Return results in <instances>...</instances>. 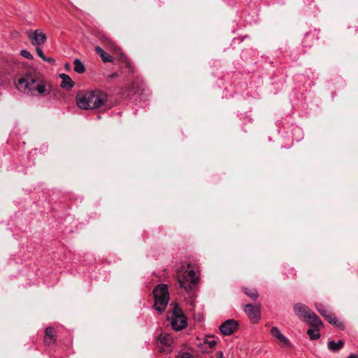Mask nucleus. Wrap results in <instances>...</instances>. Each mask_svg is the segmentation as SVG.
I'll return each instance as SVG.
<instances>
[{
    "label": "nucleus",
    "instance_id": "nucleus-16",
    "mask_svg": "<svg viewBox=\"0 0 358 358\" xmlns=\"http://www.w3.org/2000/svg\"><path fill=\"white\" fill-rule=\"evenodd\" d=\"M95 51L100 56L103 62H113V57L107 54L101 47L96 46L95 48Z\"/></svg>",
    "mask_w": 358,
    "mask_h": 358
},
{
    "label": "nucleus",
    "instance_id": "nucleus-1",
    "mask_svg": "<svg viewBox=\"0 0 358 358\" xmlns=\"http://www.w3.org/2000/svg\"><path fill=\"white\" fill-rule=\"evenodd\" d=\"M21 76L15 83L16 87L21 92L31 96H45L51 92L52 85L36 69L26 66L22 70Z\"/></svg>",
    "mask_w": 358,
    "mask_h": 358
},
{
    "label": "nucleus",
    "instance_id": "nucleus-33",
    "mask_svg": "<svg viewBox=\"0 0 358 358\" xmlns=\"http://www.w3.org/2000/svg\"><path fill=\"white\" fill-rule=\"evenodd\" d=\"M176 279L178 280H179V274H178V271H176Z\"/></svg>",
    "mask_w": 358,
    "mask_h": 358
},
{
    "label": "nucleus",
    "instance_id": "nucleus-15",
    "mask_svg": "<svg viewBox=\"0 0 358 358\" xmlns=\"http://www.w3.org/2000/svg\"><path fill=\"white\" fill-rule=\"evenodd\" d=\"M307 322H308L313 327L316 328L323 325L320 318L313 311L310 313V318H308Z\"/></svg>",
    "mask_w": 358,
    "mask_h": 358
},
{
    "label": "nucleus",
    "instance_id": "nucleus-28",
    "mask_svg": "<svg viewBox=\"0 0 358 358\" xmlns=\"http://www.w3.org/2000/svg\"><path fill=\"white\" fill-rule=\"evenodd\" d=\"M180 358H194V357L189 352H183L180 354Z\"/></svg>",
    "mask_w": 358,
    "mask_h": 358
},
{
    "label": "nucleus",
    "instance_id": "nucleus-4",
    "mask_svg": "<svg viewBox=\"0 0 358 358\" xmlns=\"http://www.w3.org/2000/svg\"><path fill=\"white\" fill-rule=\"evenodd\" d=\"M155 299L154 307L159 312L162 313L166 309L169 301V292L165 284H159L153 289Z\"/></svg>",
    "mask_w": 358,
    "mask_h": 358
},
{
    "label": "nucleus",
    "instance_id": "nucleus-6",
    "mask_svg": "<svg viewBox=\"0 0 358 358\" xmlns=\"http://www.w3.org/2000/svg\"><path fill=\"white\" fill-rule=\"evenodd\" d=\"M238 326V322L234 319H229L220 326V331L224 336L233 334Z\"/></svg>",
    "mask_w": 358,
    "mask_h": 358
},
{
    "label": "nucleus",
    "instance_id": "nucleus-24",
    "mask_svg": "<svg viewBox=\"0 0 358 358\" xmlns=\"http://www.w3.org/2000/svg\"><path fill=\"white\" fill-rule=\"evenodd\" d=\"M203 344L208 345L210 349H213L215 347L217 342L215 340H208V338H206L203 341Z\"/></svg>",
    "mask_w": 358,
    "mask_h": 358
},
{
    "label": "nucleus",
    "instance_id": "nucleus-7",
    "mask_svg": "<svg viewBox=\"0 0 358 358\" xmlns=\"http://www.w3.org/2000/svg\"><path fill=\"white\" fill-rule=\"evenodd\" d=\"M27 36L33 45H43L47 39L46 35L41 29H36L34 31H29L27 32Z\"/></svg>",
    "mask_w": 358,
    "mask_h": 358
},
{
    "label": "nucleus",
    "instance_id": "nucleus-17",
    "mask_svg": "<svg viewBox=\"0 0 358 358\" xmlns=\"http://www.w3.org/2000/svg\"><path fill=\"white\" fill-rule=\"evenodd\" d=\"M54 332L55 330L52 327H49L45 329V343L50 345L51 343V341H55L54 338Z\"/></svg>",
    "mask_w": 358,
    "mask_h": 358
},
{
    "label": "nucleus",
    "instance_id": "nucleus-35",
    "mask_svg": "<svg viewBox=\"0 0 358 358\" xmlns=\"http://www.w3.org/2000/svg\"><path fill=\"white\" fill-rule=\"evenodd\" d=\"M308 36H309V34H306V37H308Z\"/></svg>",
    "mask_w": 358,
    "mask_h": 358
},
{
    "label": "nucleus",
    "instance_id": "nucleus-31",
    "mask_svg": "<svg viewBox=\"0 0 358 358\" xmlns=\"http://www.w3.org/2000/svg\"><path fill=\"white\" fill-rule=\"evenodd\" d=\"M347 358H358V356L355 354H351Z\"/></svg>",
    "mask_w": 358,
    "mask_h": 358
},
{
    "label": "nucleus",
    "instance_id": "nucleus-27",
    "mask_svg": "<svg viewBox=\"0 0 358 358\" xmlns=\"http://www.w3.org/2000/svg\"><path fill=\"white\" fill-rule=\"evenodd\" d=\"M36 52H37V55L42 59H45V55H44L42 49L39 47H36Z\"/></svg>",
    "mask_w": 358,
    "mask_h": 358
},
{
    "label": "nucleus",
    "instance_id": "nucleus-34",
    "mask_svg": "<svg viewBox=\"0 0 358 358\" xmlns=\"http://www.w3.org/2000/svg\"><path fill=\"white\" fill-rule=\"evenodd\" d=\"M206 337H213V336L208 335Z\"/></svg>",
    "mask_w": 358,
    "mask_h": 358
},
{
    "label": "nucleus",
    "instance_id": "nucleus-9",
    "mask_svg": "<svg viewBox=\"0 0 358 358\" xmlns=\"http://www.w3.org/2000/svg\"><path fill=\"white\" fill-rule=\"evenodd\" d=\"M294 310L296 315L303 321H308V318H310V313L313 312L307 306L301 303H296L294 306Z\"/></svg>",
    "mask_w": 358,
    "mask_h": 358
},
{
    "label": "nucleus",
    "instance_id": "nucleus-23",
    "mask_svg": "<svg viewBox=\"0 0 358 358\" xmlns=\"http://www.w3.org/2000/svg\"><path fill=\"white\" fill-rule=\"evenodd\" d=\"M317 310L320 313L321 315H322L324 318H326L328 315V313H330L328 310L322 304L317 305L316 306Z\"/></svg>",
    "mask_w": 358,
    "mask_h": 358
},
{
    "label": "nucleus",
    "instance_id": "nucleus-5",
    "mask_svg": "<svg viewBox=\"0 0 358 358\" xmlns=\"http://www.w3.org/2000/svg\"><path fill=\"white\" fill-rule=\"evenodd\" d=\"M173 338L169 334H161L157 339V347L161 352H171Z\"/></svg>",
    "mask_w": 358,
    "mask_h": 358
},
{
    "label": "nucleus",
    "instance_id": "nucleus-32",
    "mask_svg": "<svg viewBox=\"0 0 358 358\" xmlns=\"http://www.w3.org/2000/svg\"><path fill=\"white\" fill-rule=\"evenodd\" d=\"M217 358H224L222 352H219Z\"/></svg>",
    "mask_w": 358,
    "mask_h": 358
},
{
    "label": "nucleus",
    "instance_id": "nucleus-3",
    "mask_svg": "<svg viewBox=\"0 0 358 358\" xmlns=\"http://www.w3.org/2000/svg\"><path fill=\"white\" fill-rule=\"evenodd\" d=\"M76 99L78 107L81 109H96L106 103L108 95L100 90L87 91L78 93Z\"/></svg>",
    "mask_w": 358,
    "mask_h": 358
},
{
    "label": "nucleus",
    "instance_id": "nucleus-29",
    "mask_svg": "<svg viewBox=\"0 0 358 358\" xmlns=\"http://www.w3.org/2000/svg\"><path fill=\"white\" fill-rule=\"evenodd\" d=\"M43 61H45L48 63L53 64L55 62V59L52 57H47L45 56V59H43Z\"/></svg>",
    "mask_w": 358,
    "mask_h": 358
},
{
    "label": "nucleus",
    "instance_id": "nucleus-12",
    "mask_svg": "<svg viewBox=\"0 0 358 358\" xmlns=\"http://www.w3.org/2000/svg\"><path fill=\"white\" fill-rule=\"evenodd\" d=\"M331 324L337 327L340 330H344L345 324L343 322L339 321L337 317L333 314L328 313L327 317L325 318Z\"/></svg>",
    "mask_w": 358,
    "mask_h": 358
},
{
    "label": "nucleus",
    "instance_id": "nucleus-11",
    "mask_svg": "<svg viewBox=\"0 0 358 358\" xmlns=\"http://www.w3.org/2000/svg\"><path fill=\"white\" fill-rule=\"evenodd\" d=\"M244 311L254 322H256L260 317V310L259 307L251 303L247 304L245 306Z\"/></svg>",
    "mask_w": 358,
    "mask_h": 358
},
{
    "label": "nucleus",
    "instance_id": "nucleus-25",
    "mask_svg": "<svg viewBox=\"0 0 358 358\" xmlns=\"http://www.w3.org/2000/svg\"><path fill=\"white\" fill-rule=\"evenodd\" d=\"M20 55H21L22 57H25V58H27V59H32V58H33L32 55H31L29 51H27V50H21Z\"/></svg>",
    "mask_w": 358,
    "mask_h": 358
},
{
    "label": "nucleus",
    "instance_id": "nucleus-8",
    "mask_svg": "<svg viewBox=\"0 0 358 358\" xmlns=\"http://www.w3.org/2000/svg\"><path fill=\"white\" fill-rule=\"evenodd\" d=\"M167 320L170 322L172 329L179 331V306L178 303L174 304V308L171 311H168L166 315Z\"/></svg>",
    "mask_w": 358,
    "mask_h": 358
},
{
    "label": "nucleus",
    "instance_id": "nucleus-22",
    "mask_svg": "<svg viewBox=\"0 0 358 358\" xmlns=\"http://www.w3.org/2000/svg\"><path fill=\"white\" fill-rule=\"evenodd\" d=\"M187 317L180 308V331L187 327Z\"/></svg>",
    "mask_w": 358,
    "mask_h": 358
},
{
    "label": "nucleus",
    "instance_id": "nucleus-21",
    "mask_svg": "<svg viewBox=\"0 0 358 358\" xmlns=\"http://www.w3.org/2000/svg\"><path fill=\"white\" fill-rule=\"evenodd\" d=\"M307 334L308 335L310 340H317V339L320 338V334L317 329H308Z\"/></svg>",
    "mask_w": 358,
    "mask_h": 358
},
{
    "label": "nucleus",
    "instance_id": "nucleus-13",
    "mask_svg": "<svg viewBox=\"0 0 358 358\" xmlns=\"http://www.w3.org/2000/svg\"><path fill=\"white\" fill-rule=\"evenodd\" d=\"M59 76L62 79L60 85L61 87L70 90L73 87L74 82L72 80L69 76L65 73H61Z\"/></svg>",
    "mask_w": 358,
    "mask_h": 358
},
{
    "label": "nucleus",
    "instance_id": "nucleus-19",
    "mask_svg": "<svg viewBox=\"0 0 358 358\" xmlns=\"http://www.w3.org/2000/svg\"><path fill=\"white\" fill-rule=\"evenodd\" d=\"M74 71L78 73H83L85 71V67L79 59L73 61Z\"/></svg>",
    "mask_w": 358,
    "mask_h": 358
},
{
    "label": "nucleus",
    "instance_id": "nucleus-2",
    "mask_svg": "<svg viewBox=\"0 0 358 358\" xmlns=\"http://www.w3.org/2000/svg\"><path fill=\"white\" fill-rule=\"evenodd\" d=\"M180 294L182 289L185 290L190 299L196 296V292L198 289V284L200 280L199 271L198 267L187 264V266L180 264Z\"/></svg>",
    "mask_w": 358,
    "mask_h": 358
},
{
    "label": "nucleus",
    "instance_id": "nucleus-10",
    "mask_svg": "<svg viewBox=\"0 0 358 358\" xmlns=\"http://www.w3.org/2000/svg\"><path fill=\"white\" fill-rule=\"evenodd\" d=\"M270 333L271 335L277 340L281 347L285 348L290 345L289 339L282 334L277 327H273L271 329Z\"/></svg>",
    "mask_w": 358,
    "mask_h": 358
},
{
    "label": "nucleus",
    "instance_id": "nucleus-14",
    "mask_svg": "<svg viewBox=\"0 0 358 358\" xmlns=\"http://www.w3.org/2000/svg\"><path fill=\"white\" fill-rule=\"evenodd\" d=\"M344 347V342L341 340H339L338 342H335L334 341H329L328 342V349L332 352H338Z\"/></svg>",
    "mask_w": 358,
    "mask_h": 358
},
{
    "label": "nucleus",
    "instance_id": "nucleus-26",
    "mask_svg": "<svg viewBox=\"0 0 358 358\" xmlns=\"http://www.w3.org/2000/svg\"><path fill=\"white\" fill-rule=\"evenodd\" d=\"M131 90L134 91V93H138L140 91V87L137 82H134L131 84Z\"/></svg>",
    "mask_w": 358,
    "mask_h": 358
},
{
    "label": "nucleus",
    "instance_id": "nucleus-36",
    "mask_svg": "<svg viewBox=\"0 0 358 358\" xmlns=\"http://www.w3.org/2000/svg\"><path fill=\"white\" fill-rule=\"evenodd\" d=\"M176 358H179V355L176 356Z\"/></svg>",
    "mask_w": 358,
    "mask_h": 358
},
{
    "label": "nucleus",
    "instance_id": "nucleus-18",
    "mask_svg": "<svg viewBox=\"0 0 358 358\" xmlns=\"http://www.w3.org/2000/svg\"><path fill=\"white\" fill-rule=\"evenodd\" d=\"M243 291L252 300L255 301L259 296L257 290L255 288L243 287Z\"/></svg>",
    "mask_w": 358,
    "mask_h": 358
},
{
    "label": "nucleus",
    "instance_id": "nucleus-20",
    "mask_svg": "<svg viewBox=\"0 0 358 358\" xmlns=\"http://www.w3.org/2000/svg\"><path fill=\"white\" fill-rule=\"evenodd\" d=\"M119 59L122 62V64H124V67L128 69L129 72H131V73L133 72V70H132L133 67L131 66V64L129 62V61L128 60L126 55H124L122 53L120 54V55L119 57Z\"/></svg>",
    "mask_w": 358,
    "mask_h": 358
},
{
    "label": "nucleus",
    "instance_id": "nucleus-30",
    "mask_svg": "<svg viewBox=\"0 0 358 358\" xmlns=\"http://www.w3.org/2000/svg\"><path fill=\"white\" fill-rule=\"evenodd\" d=\"M118 77L117 73H113L108 76V78L113 79Z\"/></svg>",
    "mask_w": 358,
    "mask_h": 358
}]
</instances>
